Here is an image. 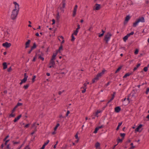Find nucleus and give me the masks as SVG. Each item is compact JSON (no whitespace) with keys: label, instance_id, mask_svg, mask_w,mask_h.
<instances>
[{"label":"nucleus","instance_id":"obj_1","mask_svg":"<svg viewBox=\"0 0 149 149\" xmlns=\"http://www.w3.org/2000/svg\"><path fill=\"white\" fill-rule=\"evenodd\" d=\"M13 4L15 5V8L12 10L11 16V19L13 20L16 18L19 9V5L16 2H14Z\"/></svg>","mask_w":149,"mask_h":149},{"label":"nucleus","instance_id":"obj_2","mask_svg":"<svg viewBox=\"0 0 149 149\" xmlns=\"http://www.w3.org/2000/svg\"><path fill=\"white\" fill-rule=\"evenodd\" d=\"M106 70L104 69H103L101 72L98 73L96 76L92 80V83H94L95 82V81H97L98 80L99 78L104 74Z\"/></svg>","mask_w":149,"mask_h":149},{"label":"nucleus","instance_id":"obj_3","mask_svg":"<svg viewBox=\"0 0 149 149\" xmlns=\"http://www.w3.org/2000/svg\"><path fill=\"white\" fill-rule=\"evenodd\" d=\"M145 22L144 18L143 17H139L134 22L133 24V26L135 27L140 22Z\"/></svg>","mask_w":149,"mask_h":149},{"label":"nucleus","instance_id":"obj_4","mask_svg":"<svg viewBox=\"0 0 149 149\" xmlns=\"http://www.w3.org/2000/svg\"><path fill=\"white\" fill-rule=\"evenodd\" d=\"M111 36V34L110 33H108L104 36V40L105 41L106 44H108V42Z\"/></svg>","mask_w":149,"mask_h":149},{"label":"nucleus","instance_id":"obj_5","mask_svg":"<svg viewBox=\"0 0 149 149\" xmlns=\"http://www.w3.org/2000/svg\"><path fill=\"white\" fill-rule=\"evenodd\" d=\"M101 5L99 4L96 3L93 8V10H97L101 8Z\"/></svg>","mask_w":149,"mask_h":149},{"label":"nucleus","instance_id":"obj_6","mask_svg":"<svg viewBox=\"0 0 149 149\" xmlns=\"http://www.w3.org/2000/svg\"><path fill=\"white\" fill-rule=\"evenodd\" d=\"M134 33V32L132 31L129 33L127 34V35L125 36L123 38V40L125 42L127 40V39L131 35H133Z\"/></svg>","mask_w":149,"mask_h":149},{"label":"nucleus","instance_id":"obj_7","mask_svg":"<svg viewBox=\"0 0 149 149\" xmlns=\"http://www.w3.org/2000/svg\"><path fill=\"white\" fill-rule=\"evenodd\" d=\"M143 126V125L142 124H140L139 125L136 129L135 130V132H141V130H140V129Z\"/></svg>","mask_w":149,"mask_h":149},{"label":"nucleus","instance_id":"obj_8","mask_svg":"<svg viewBox=\"0 0 149 149\" xmlns=\"http://www.w3.org/2000/svg\"><path fill=\"white\" fill-rule=\"evenodd\" d=\"M11 45L10 43H9L7 42L3 43L2 44V45L3 47H5L6 48L9 47Z\"/></svg>","mask_w":149,"mask_h":149},{"label":"nucleus","instance_id":"obj_9","mask_svg":"<svg viewBox=\"0 0 149 149\" xmlns=\"http://www.w3.org/2000/svg\"><path fill=\"white\" fill-rule=\"evenodd\" d=\"M78 6L77 5H76L74 8V9L73 11V14L72 15V16L73 17H74L75 16L76 14V12L77 10V8Z\"/></svg>","mask_w":149,"mask_h":149},{"label":"nucleus","instance_id":"obj_10","mask_svg":"<svg viewBox=\"0 0 149 149\" xmlns=\"http://www.w3.org/2000/svg\"><path fill=\"white\" fill-rule=\"evenodd\" d=\"M30 42L31 40H28L25 43V48H27L29 47Z\"/></svg>","mask_w":149,"mask_h":149},{"label":"nucleus","instance_id":"obj_11","mask_svg":"<svg viewBox=\"0 0 149 149\" xmlns=\"http://www.w3.org/2000/svg\"><path fill=\"white\" fill-rule=\"evenodd\" d=\"M130 17L129 15L127 16L126 17L125 20L124 22V24H125L127 23L129 20L130 19Z\"/></svg>","mask_w":149,"mask_h":149},{"label":"nucleus","instance_id":"obj_12","mask_svg":"<svg viewBox=\"0 0 149 149\" xmlns=\"http://www.w3.org/2000/svg\"><path fill=\"white\" fill-rule=\"evenodd\" d=\"M100 143L99 142H97L95 144V147L96 148L100 149Z\"/></svg>","mask_w":149,"mask_h":149},{"label":"nucleus","instance_id":"obj_13","mask_svg":"<svg viewBox=\"0 0 149 149\" xmlns=\"http://www.w3.org/2000/svg\"><path fill=\"white\" fill-rule=\"evenodd\" d=\"M58 53V51H56L55 53H54L52 56V58L51 59L55 60V57Z\"/></svg>","mask_w":149,"mask_h":149},{"label":"nucleus","instance_id":"obj_14","mask_svg":"<svg viewBox=\"0 0 149 149\" xmlns=\"http://www.w3.org/2000/svg\"><path fill=\"white\" fill-rule=\"evenodd\" d=\"M57 14L56 18L57 20V21H58L60 17L59 15V11H58V10H57Z\"/></svg>","mask_w":149,"mask_h":149},{"label":"nucleus","instance_id":"obj_15","mask_svg":"<svg viewBox=\"0 0 149 149\" xmlns=\"http://www.w3.org/2000/svg\"><path fill=\"white\" fill-rule=\"evenodd\" d=\"M120 110V108L119 107H117L115 108V111L116 113L119 112Z\"/></svg>","mask_w":149,"mask_h":149},{"label":"nucleus","instance_id":"obj_16","mask_svg":"<svg viewBox=\"0 0 149 149\" xmlns=\"http://www.w3.org/2000/svg\"><path fill=\"white\" fill-rule=\"evenodd\" d=\"M21 116L22 115L21 114H20L17 118H15V119L14 120V122H16L18 120L20 119V118L21 117Z\"/></svg>","mask_w":149,"mask_h":149},{"label":"nucleus","instance_id":"obj_17","mask_svg":"<svg viewBox=\"0 0 149 149\" xmlns=\"http://www.w3.org/2000/svg\"><path fill=\"white\" fill-rule=\"evenodd\" d=\"M54 59H51L49 65H55V62L54 61Z\"/></svg>","mask_w":149,"mask_h":149},{"label":"nucleus","instance_id":"obj_18","mask_svg":"<svg viewBox=\"0 0 149 149\" xmlns=\"http://www.w3.org/2000/svg\"><path fill=\"white\" fill-rule=\"evenodd\" d=\"M61 50H63V46L62 44L61 45L59 49L58 50H56V51H58V53L59 52V53H60L61 52L60 51Z\"/></svg>","mask_w":149,"mask_h":149},{"label":"nucleus","instance_id":"obj_19","mask_svg":"<svg viewBox=\"0 0 149 149\" xmlns=\"http://www.w3.org/2000/svg\"><path fill=\"white\" fill-rule=\"evenodd\" d=\"M3 69H5L7 68V65L6 62H4L3 63Z\"/></svg>","mask_w":149,"mask_h":149},{"label":"nucleus","instance_id":"obj_20","mask_svg":"<svg viewBox=\"0 0 149 149\" xmlns=\"http://www.w3.org/2000/svg\"><path fill=\"white\" fill-rule=\"evenodd\" d=\"M123 140V139H120L119 137H118L117 140V141L118 143V144L119 143L122 142Z\"/></svg>","mask_w":149,"mask_h":149},{"label":"nucleus","instance_id":"obj_21","mask_svg":"<svg viewBox=\"0 0 149 149\" xmlns=\"http://www.w3.org/2000/svg\"><path fill=\"white\" fill-rule=\"evenodd\" d=\"M132 74V73H129V72L127 73H126L125 74V75L123 77V78H125L129 76L130 75H131Z\"/></svg>","mask_w":149,"mask_h":149},{"label":"nucleus","instance_id":"obj_22","mask_svg":"<svg viewBox=\"0 0 149 149\" xmlns=\"http://www.w3.org/2000/svg\"><path fill=\"white\" fill-rule=\"evenodd\" d=\"M141 65L140 63H138L137 64V65L136 66V67H134V68L133 70L134 71H135L137 69V68L140 66Z\"/></svg>","mask_w":149,"mask_h":149},{"label":"nucleus","instance_id":"obj_23","mask_svg":"<svg viewBox=\"0 0 149 149\" xmlns=\"http://www.w3.org/2000/svg\"><path fill=\"white\" fill-rule=\"evenodd\" d=\"M101 111L100 110H97V111L95 112V116H97V117H98V116H97V115L98 113H101Z\"/></svg>","mask_w":149,"mask_h":149},{"label":"nucleus","instance_id":"obj_24","mask_svg":"<svg viewBox=\"0 0 149 149\" xmlns=\"http://www.w3.org/2000/svg\"><path fill=\"white\" fill-rule=\"evenodd\" d=\"M122 123V122H121V123H118V125L116 129V130H118L119 129V127L121 125Z\"/></svg>","mask_w":149,"mask_h":149},{"label":"nucleus","instance_id":"obj_25","mask_svg":"<svg viewBox=\"0 0 149 149\" xmlns=\"http://www.w3.org/2000/svg\"><path fill=\"white\" fill-rule=\"evenodd\" d=\"M122 66H120V67H119L118 69H117V70L115 72V73H116L117 72H118L122 68Z\"/></svg>","mask_w":149,"mask_h":149},{"label":"nucleus","instance_id":"obj_26","mask_svg":"<svg viewBox=\"0 0 149 149\" xmlns=\"http://www.w3.org/2000/svg\"><path fill=\"white\" fill-rule=\"evenodd\" d=\"M64 8H63L62 7H61L60 6H59L58 7V9H59L60 10H61V12L63 13L64 12V10L63 9Z\"/></svg>","mask_w":149,"mask_h":149},{"label":"nucleus","instance_id":"obj_27","mask_svg":"<svg viewBox=\"0 0 149 149\" xmlns=\"http://www.w3.org/2000/svg\"><path fill=\"white\" fill-rule=\"evenodd\" d=\"M38 58H39L40 59H41L42 61L44 60V58L43 57L41 56L40 55L38 54Z\"/></svg>","mask_w":149,"mask_h":149},{"label":"nucleus","instance_id":"obj_28","mask_svg":"<svg viewBox=\"0 0 149 149\" xmlns=\"http://www.w3.org/2000/svg\"><path fill=\"white\" fill-rule=\"evenodd\" d=\"M37 131V127H35V130H34V131H33L31 133V135H33L35 133V132H36V131Z\"/></svg>","mask_w":149,"mask_h":149},{"label":"nucleus","instance_id":"obj_29","mask_svg":"<svg viewBox=\"0 0 149 149\" xmlns=\"http://www.w3.org/2000/svg\"><path fill=\"white\" fill-rule=\"evenodd\" d=\"M36 43H35L33 44V46L31 48L32 49H34L36 48Z\"/></svg>","mask_w":149,"mask_h":149},{"label":"nucleus","instance_id":"obj_30","mask_svg":"<svg viewBox=\"0 0 149 149\" xmlns=\"http://www.w3.org/2000/svg\"><path fill=\"white\" fill-rule=\"evenodd\" d=\"M60 125V124L59 123H57L56 125V127L54 128V130L55 131L56 130L57 128V127L59 126Z\"/></svg>","mask_w":149,"mask_h":149},{"label":"nucleus","instance_id":"obj_31","mask_svg":"<svg viewBox=\"0 0 149 149\" xmlns=\"http://www.w3.org/2000/svg\"><path fill=\"white\" fill-rule=\"evenodd\" d=\"M78 32V31L75 30L73 32V33L72 34H73V35H77V33Z\"/></svg>","mask_w":149,"mask_h":149},{"label":"nucleus","instance_id":"obj_32","mask_svg":"<svg viewBox=\"0 0 149 149\" xmlns=\"http://www.w3.org/2000/svg\"><path fill=\"white\" fill-rule=\"evenodd\" d=\"M71 37H72V39L71 40V41H74V39H75V38L73 34H72V36H71Z\"/></svg>","mask_w":149,"mask_h":149},{"label":"nucleus","instance_id":"obj_33","mask_svg":"<svg viewBox=\"0 0 149 149\" xmlns=\"http://www.w3.org/2000/svg\"><path fill=\"white\" fill-rule=\"evenodd\" d=\"M99 130L98 129L97 127H96L93 133H94L96 134L97 132V131Z\"/></svg>","mask_w":149,"mask_h":149},{"label":"nucleus","instance_id":"obj_34","mask_svg":"<svg viewBox=\"0 0 149 149\" xmlns=\"http://www.w3.org/2000/svg\"><path fill=\"white\" fill-rule=\"evenodd\" d=\"M29 86V84H26L24 86L23 88L25 89H27Z\"/></svg>","mask_w":149,"mask_h":149},{"label":"nucleus","instance_id":"obj_35","mask_svg":"<svg viewBox=\"0 0 149 149\" xmlns=\"http://www.w3.org/2000/svg\"><path fill=\"white\" fill-rule=\"evenodd\" d=\"M143 70L145 72H147L148 70V67H144Z\"/></svg>","mask_w":149,"mask_h":149},{"label":"nucleus","instance_id":"obj_36","mask_svg":"<svg viewBox=\"0 0 149 149\" xmlns=\"http://www.w3.org/2000/svg\"><path fill=\"white\" fill-rule=\"evenodd\" d=\"M5 149H11L10 147V145L9 144L8 145L6 148H5Z\"/></svg>","mask_w":149,"mask_h":149},{"label":"nucleus","instance_id":"obj_37","mask_svg":"<svg viewBox=\"0 0 149 149\" xmlns=\"http://www.w3.org/2000/svg\"><path fill=\"white\" fill-rule=\"evenodd\" d=\"M27 79L24 78L21 80V81L24 83H25L26 82Z\"/></svg>","mask_w":149,"mask_h":149},{"label":"nucleus","instance_id":"obj_38","mask_svg":"<svg viewBox=\"0 0 149 149\" xmlns=\"http://www.w3.org/2000/svg\"><path fill=\"white\" fill-rule=\"evenodd\" d=\"M22 105V103L18 102L16 106L17 107H18L20 106H21Z\"/></svg>","mask_w":149,"mask_h":149},{"label":"nucleus","instance_id":"obj_39","mask_svg":"<svg viewBox=\"0 0 149 149\" xmlns=\"http://www.w3.org/2000/svg\"><path fill=\"white\" fill-rule=\"evenodd\" d=\"M12 142L13 143V144H14V145L17 144H19L20 143V141H18V142H15L14 141H12Z\"/></svg>","mask_w":149,"mask_h":149},{"label":"nucleus","instance_id":"obj_40","mask_svg":"<svg viewBox=\"0 0 149 149\" xmlns=\"http://www.w3.org/2000/svg\"><path fill=\"white\" fill-rule=\"evenodd\" d=\"M125 133H121L120 134V136L121 137H122L123 138H124V137H125Z\"/></svg>","mask_w":149,"mask_h":149},{"label":"nucleus","instance_id":"obj_41","mask_svg":"<svg viewBox=\"0 0 149 149\" xmlns=\"http://www.w3.org/2000/svg\"><path fill=\"white\" fill-rule=\"evenodd\" d=\"M49 140H47L46 142L43 145L45 146H46L49 143Z\"/></svg>","mask_w":149,"mask_h":149},{"label":"nucleus","instance_id":"obj_42","mask_svg":"<svg viewBox=\"0 0 149 149\" xmlns=\"http://www.w3.org/2000/svg\"><path fill=\"white\" fill-rule=\"evenodd\" d=\"M12 70V68L11 67H10V68H8L7 69V71L8 72H10Z\"/></svg>","mask_w":149,"mask_h":149},{"label":"nucleus","instance_id":"obj_43","mask_svg":"<svg viewBox=\"0 0 149 149\" xmlns=\"http://www.w3.org/2000/svg\"><path fill=\"white\" fill-rule=\"evenodd\" d=\"M17 107L16 106L14 108H13V109L12 111V113H13L15 111V109Z\"/></svg>","mask_w":149,"mask_h":149},{"label":"nucleus","instance_id":"obj_44","mask_svg":"<svg viewBox=\"0 0 149 149\" xmlns=\"http://www.w3.org/2000/svg\"><path fill=\"white\" fill-rule=\"evenodd\" d=\"M59 117L61 119H64V117L62 116V114H60Z\"/></svg>","mask_w":149,"mask_h":149},{"label":"nucleus","instance_id":"obj_45","mask_svg":"<svg viewBox=\"0 0 149 149\" xmlns=\"http://www.w3.org/2000/svg\"><path fill=\"white\" fill-rule=\"evenodd\" d=\"M83 88L84 90L82 91V93H84L86 91V89L85 88Z\"/></svg>","mask_w":149,"mask_h":149},{"label":"nucleus","instance_id":"obj_46","mask_svg":"<svg viewBox=\"0 0 149 149\" xmlns=\"http://www.w3.org/2000/svg\"><path fill=\"white\" fill-rule=\"evenodd\" d=\"M36 78V76L35 75H34L33 76V77L32 79V81L33 82H34L35 81V78Z\"/></svg>","mask_w":149,"mask_h":149},{"label":"nucleus","instance_id":"obj_47","mask_svg":"<svg viewBox=\"0 0 149 149\" xmlns=\"http://www.w3.org/2000/svg\"><path fill=\"white\" fill-rule=\"evenodd\" d=\"M139 52V50L137 49H136L134 52V54H138Z\"/></svg>","mask_w":149,"mask_h":149},{"label":"nucleus","instance_id":"obj_48","mask_svg":"<svg viewBox=\"0 0 149 149\" xmlns=\"http://www.w3.org/2000/svg\"><path fill=\"white\" fill-rule=\"evenodd\" d=\"M130 94L128 95V97L127 98V100H128V102H127L128 104L130 102V101H129V97H130Z\"/></svg>","mask_w":149,"mask_h":149},{"label":"nucleus","instance_id":"obj_49","mask_svg":"<svg viewBox=\"0 0 149 149\" xmlns=\"http://www.w3.org/2000/svg\"><path fill=\"white\" fill-rule=\"evenodd\" d=\"M24 143V142L17 149H20L23 146Z\"/></svg>","mask_w":149,"mask_h":149},{"label":"nucleus","instance_id":"obj_50","mask_svg":"<svg viewBox=\"0 0 149 149\" xmlns=\"http://www.w3.org/2000/svg\"><path fill=\"white\" fill-rule=\"evenodd\" d=\"M80 28V25L78 24L77 25V28L76 29V30L78 31V30Z\"/></svg>","mask_w":149,"mask_h":149},{"label":"nucleus","instance_id":"obj_51","mask_svg":"<svg viewBox=\"0 0 149 149\" xmlns=\"http://www.w3.org/2000/svg\"><path fill=\"white\" fill-rule=\"evenodd\" d=\"M28 77V76L26 75V73H25L24 74V78L27 79Z\"/></svg>","mask_w":149,"mask_h":149},{"label":"nucleus","instance_id":"obj_52","mask_svg":"<svg viewBox=\"0 0 149 149\" xmlns=\"http://www.w3.org/2000/svg\"><path fill=\"white\" fill-rule=\"evenodd\" d=\"M70 113V111H67V113H66V116H68V114H69Z\"/></svg>","mask_w":149,"mask_h":149},{"label":"nucleus","instance_id":"obj_53","mask_svg":"<svg viewBox=\"0 0 149 149\" xmlns=\"http://www.w3.org/2000/svg\"><path fill=\"white\" fill-rule=\"evenodd\" d=\"M9 141V140H8L6 141L4 143V145H6L7 144V143Z\"/></svg>","mask_w":149,"mask_h":149},{"label":"nucleus","instance_id":"obj_54","mask_svg":"<svg viewBox=\"0 0 149 149\" xmlns=\"http://www.w3.org/2000/svg\"><path fill=\"white\" fill-rule=\"evenodd\" d=\"M149 92V88H148L147 89L146 91V94H148Z\"/></svg>","mask_w":149,"mask_h":149},{"label":"nucleus","instance_id":"obj_55","mask_svg":"<svg viewBox=\"0 0 149 149\" xmlns=\"http://www.w3.org/2000/svg\"><path fill=\"white\" fill-rule=\"evenodd\" d=\"M9 137V136L8 135H7L3 139V141H5L6 140V139Z\"/></svg>","mask_w":149,"mask_h":149},{"label":"nucleus","instance_id":"obj_56","mask_svg":"<svg viewBox=\"0 0 149 149\" xmlns=\"http://www.w3.org/2000/svg\"><path fill=\"white\" fill-rule=\"evenodd\" d=\"M64 121V119H61L60 118V119L59 120V122H62Z\"/></svg>","mask_w":149,"mask_h":149},{"label":"nucleus","instance_id":"obj_57","mask_svg":"<svg viewBox=\"0 0 149 149\" xmlns=\"http://www.w3.org/2000/svg\"><path fill=\"white\" fill-rule=\"evenodd\" d=\"M62 4V8H64L65 7L66 3H63V4Z\"/></svg>","mask_w":149,"mask_h":149},{"label":"nucleus","instance_id":"obj_58","mask_svg":"<svg viewBox=\"0 0 149 149\" xmlns=\"http://www.w3.org/2000/svg\"><path fill=\"white\" fill-rule=\"evenodd\" d=\"M84 86L83 88H85L86 89V86H87V84L86 83H84Z\"/></svg>","mask_w":149,"mask_h":149},{"label":"nucleus","instance_id":"obj_59","mask_svg":"<svg viewBox=\"0 0 149 149\" xmlns=\"http://www.w3.org/2000/svg\"><path fill=\"white\" fill-rule=\"evenodd\" d=\"M52 21L53 22L52 24L53 25L55 23V20L54 19H52Z\"/></svg>","mask_w":149,"mask_h":149},{"label":"nucleus","instance_id":"obj_60","mask_svg":"<svg viewBox=\"0 0 149 149\" xmlns=\"http://www.w3.org/2000/svg\"><path fill=\"white\" fill-rule=\"evenodd\" d=\"M36 124V123H33V124L32 125V127H35H35H36V126H35Z\"/></svg>","mask_w":149,"mask_h":149},{"label":"nucleus","instance_id":"obj_61","mask_svg":"<svg viewBox=\"0 0 149 149\" xmlns=\"http://www.w3.org/2000/svg\"><path fill=\"white\" fill-rule=\"evenodd\" d=\"M29 124H26L24 126L25 127H26V128H27L28 127H29Z\"/></svg>","mask_w":149,"mask_h":149},{"label":"nucleus","instance_id":"obj_62","mask_svg":"<svg viewBox=\"0 0 149 149\" xmlns=\"http://www.w3.org/2000/svg\"><path fill=\"white\" fill-rule=\"evenodd\" d=\"M25 149H30L28 145L26 146L24 148Z\"/></svg>","mask_w":149,"mask_h":149},{"label":"nucleus","instance_id":"obj_63","mask_svg":"<svg viewBox=\"0 0 149 149\" xmlns=\"http://www.w3.org/2000/svg\"><path fill=\"white\" fill-rule=\"evenodd\" d=\"M67 144H66L65 145V147H62V149H66V148H67Z\"/></svg>","mask_w":149,"mask_h":149},{"label":"nucleus","instance_id":"obj_64","mask_svg":"<svg viewBox=\"0 0 149 149\" xmlns=\"http://www.w3.org/2000/svg\"><path fill=\"white\" fill-rule=\"evenodd\" d=\"M103 35H104L103 33H102L101 34H99L98 36L99 37H101Z\"/></svg>","mask_w":149,"mask_h":149}]
</instances>
